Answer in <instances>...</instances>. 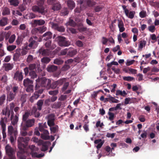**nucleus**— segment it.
Instances as JSON below:
<instances>
[{"mask_svg":"<svg viewBox=\"0 0 159 159\" xmlns=\"http://www.w3.org/2000/svg\"><path fill=\"white\" fill-rule=\"evenodd\" d=\"M30 140L29 137H19L18 139V147L20 151L17 152V155L19 159H26V157L24 155V148L26 147L28 142Z\"/></svg>","mask_w":159,"mask_h":159,"instance_id":"1","label":"nucleus"},{"mask_svg":"<svg viewBox=\"0 0 159 159\" xmlns=\"http://www.w3.org/2000/svg\"><path fill=\"white\" fill-rule=\"evenodd\" d=\"M30 116V112L29 111L25 112L23 115L21 125L23 127L24 129H28L29 128L34 125L35 121V119H28Z\"/></svg>","mask_w":159,"mask_h":159,"instance_id":"2","label":"nucleus"},{"mask_svg":"<svg viewBox=\"0 0 159 159\" xmlns=\"http://www.w3.org/2000/svg\"><path fill=\"white\" fill-rule=\"evenodd\" d=\"M51 81L45 77L38 78L36 80V84L35 89V90L38 89L40 87H45L47 89L50 88Z\"/></svg>","mask_w":159,"mask_h":159,"instance_id":"3","label":"nucleus"},{"mask_svg":"<svg viewBox=\"0 0 159 159\" xmlns=\"http://www.w3.org/2000/svg\"><path fill=\"white\" fill-rule=\"evenodd\" d=\"M45 0H39L37 2V5H34L32 7V10L34 12H38L42 15H45L47 12V10L44 5Z\"/></svg>","mask_w":159,"mask_h":159,"instance_id":"4","label":"nucleus"},{"mask_svg":"<svg viewBox=\"0 0 159 159\" xmlns=\"http://www.w3.org/2000/svg\"><path fill=\"white\" fill-rule=\"evenodd\" d=\"M38 37L36 36L31 37L29 40V44L25 46L24 49L28 50L31 49H35L38 46Z\"/></svg>","mask_w":159,"mask_h":159,"instance_id":"5","label":"nucleus"},{"mask_svg":"<svg viewBox=\"0 0 159 159\" xmlns=\"http://www.w3.org/2000/svg\"><path fill=\"white\" fill-rule=\"evenodd\" d=\"M56 39L58 41L59 45L61 47H67L70 45V43L63 36H58Z\"/></svg>","mask_w":159,"mask_h":159,"instance_id":"6","label":"nucleus"},{"mask_svg":"<svg viewBox=\"0 0 159 159\" xmlns=\"http://www.w3.org/2000/svg\"><path fill=\"white\" fill-rule=\"evenodd\" d=\"M17 131L13 127L11 126H9L8 127L7 136L9 137L10 141L11 143H13L14 141V138L13 135L15 136L17 134Z\"/></svg>","mask_w":159,"mask_h":159,"instance_id":"7","label":"nucleus"},{"mask_svg":"<svg viewBox=\"0 0 159 159\" xmlns=\"http://www.w3.org/2000/svg\"><path fill=\"white\" fill-rule=\"evenodd\" d=\"M8 118L6 116L4 117H2L1 120L0 121V125H1V128L2 129V134L3 135V138L5 139L7 136L6 133V123L8 121Z\"/></svg>","mask_w":159,"mask_h":159,"instance_id":"8","label":"nucleus"},{"mask_svg":"<svg viewBox=\"0 0 159 159\" xmlns=\"http://www.w3.org/2000/svg\"><path fill=\"white\" fill-rule=\"evenodd\" d=\"M30 148L31 151L30 154L32 157L40 158L43 157L44 155V154H38L37 152H35L38 151L39 148L36 147L34 145H32L30 146Z\"/></svg>","mask_w":159,"mask_h":159,"instance_id":"9","label":"nucleus"},{"mask_svg":"<svg viewBox=\"0 0 159 159\" xmlns=\"http://www.w3.org/2000/svg\"><path fill=\"white\" fill-rule=\"evenodd\" d=\"M5 150L7 154L11 159L14 158L15 151L11 146L7 145L5 147Z\"/></svg>","mask_w":159,"mask_h":159,"instance_id":"10","label":"nucleus"},{"mask_svg":"<svg viewBox=\"0 0 159 159\" xmlns=\"http://www.w3.org/2000/svg\"><path fill=\"white\" fill-rule=\"evenodd\" d=\"M55 117L54 114H49L48 116L47 123L48 125L50 127L55 125Z\"/></svg>","mask_w":159,"mask_h":159,"instance_id":"11","label":"nucleus"},{"mask_svg":"<svg viewBox=\"0 0 159 159\" xmlns=\"http://www.w3.org/2000/svg\"><path fill=\"white\" fill-rule=\"evenodd\" d=\"M6 90L7 91V100L10 102L14 99L16 96V94L12 92L9 90V88L7 87Z\"/></svg>","mask_w":159,"mask_h":159,"instance_id":"12","label":"nucleus"},{"mask_svg":"<svg viewBox=\"0 0 159 159\" xmlns=\"http://www.w3.org/2000/svg\"><path fill=\"white\" fill-rule=\"evenodd\" d=\"M23 78L22 73L19 72V71H16L14 74L13 79L18 81H21Z\"/></svg>","mask_w":159,"mask_h":159,"instance_id":"13","label":"nucleus"},{"mask_svg":"<svg viewBox=\"0 0 159 159\" xmlns=\"http://www.w3.org/2000/svg\"><path fill=\"white\" fill-rule=\"evenodd\" d=\"M52 28L59 32H64L65 31V28L63 26H59L57 23H52L51 24Z\"/></svg>","mask_w":159,"mask_h":159,"instance_id":"14","label":"nucleus"},{"mask_svg":"<svg viewBox=\"0 0 159 159\" xmlns=\"http://www.w3.org/2000/svg\"><path fill=\"white\" fill-rule=\"evenodd\" d=\"M40 54L43 56H49L50 54V51L48 49H45L43 48H41L39 50Z\"/></svg>","mask_w":159,"mask_h":159,"instance_id":"15","label":"nucleus"},{"mask_svg":"<svg viewBox=\"0 0 159 159\" xmlns=\"http://www.w3.org/2000/svg\"><path fill=\"white\" fill-rule=\"evenodd\" d=\"M11 111L9 110V108L7 107L3 109L1 114L2 115H5L7 118L9 117L11 115Z\"/></svg>","mask_w":159,"mask_h":159,"instance_id":"16","label":"nucleus"},{"mask_svg":"<svg viewBox=\"0 0 159 159\" xmlns=\"http://www.w3.org/2000/svg\"><path fill=\"white\" fill-rule=\"evenodd\" d=\"M45 23V21L42 19L34 20L33 21V24L35 26L37 25H42Z\"/></svg>","mask_w":159,"mask_h":159,"instance_id":"17","label":"nucleus"},{"mask_svg":"<svg viewBox=\"0 0 159 159\" xmlns=\"http://www.w3.org/2000/svg\"><path fill=\"white\" fill-rule=\"evenodd\" d=\"M61 8L60 3L57 1L52 5V9L54 11H57L61 9Z\"/></svg>","mask_w":159,"mask_h":159,"instance_id":"18","label":"nucleus"},{"mask_svg":"<svg viewBox=\"0 0 159 159\" xmlns=\"http://www.w3.org/2000/svg\"><path fill=\"white\" fill-rule=\"evenodd\" d=\"M52 34L50 31H48L45 33L42 36L43 40L45 41H47L48 40L51 39L52 37Z\"/></svg>","mask_w":159,"mask_h":159,"instance_id":"19","label":"nucleus"},{"mask_svg":"<svg viewBox=\"0 0 159 159\" xmlns=\"http://www.w3.org/2000/svg\"><path fill=\"white\" fill-rule=\"evenodd\" d=\"M42 132L43 133L41 134V137L42 139L45 140L50 139V136L48 135L49 133L48 130L45 129Z\"/></svg>","mask_w":159,"mask_h":159,"instance_id":"20","label":"nucleus"},{"mask_svg":"<svg viewBox=\"0 0 159 159\" xmlns=\"http://www.w3.org/2000/svg\"><path fill=\"white\" fill-rule=\"evenodd\" d=\"M118 25L119 29V31L120 32H123L125 30V28L124 27L123 22L122 20H118Z\"/></svg>","mask_w":159,"mask_h":159,"instance_id":"21","label":"nucleus"},{"mask_svg":"<svg viewBox=\"0 0 159 159\" xmlns=\"http://www.w3.org/2000/svg\"><path fill=\"white\" fill-rule=\"evenodd\" d=\"M77 51L76 50L72 48H68L67 55L70 57H72L76 54Z\"/></svg>","mask_w":159,"mask_h":159,"instance_id":"22","label":"nucleus"},{"mask_svg":"<svg viewBox=\"0 0 159 159\" xmlns=\"http://www.w3.org/2000/svg\"><path fill=\"white\" fill-rule=\"evenodd\" d=\"M3 66L5 70L8 71L9 70H12L13 67V66L12 64L8 63L3 64Z\"/></svg>","mask_w":159,"mask_h":159,"instance_id":"23","label":"nucleus"},{"mask_svg":"<svg viewBox=\"0 0 159 159\" xmlns=\"http://www.w3.org/2000/svg\"><path fill=\"white\" fill-rule=\"evenodd\" d=\"M94 143L95 144H98L96 146V148L98 149H99L101 148L102 146L104 143L103 141H102L101 139H96L94 141Z\"/></svg>","mask_w":159,"mask_h":159,"instance_id":"24","label":"nucleus"},{"mask_svg":"<svg viewBox=\"0 0 159 159\" xmlns=\"http://www.w3.org/2000/svg\"><path fill=\"white\" fill-rule=\"evenodd\" d=\"M67 4L69 8L71 10L73 9L75 7V3L73 0H68Z\"/></svg>","mask_w":159,"mask_h":159,"instance_id":"25","label":"nucleus"},{"mask_svg":"<svg viewBox=\"0 0 159 159\" xmlns=\"http://www.w3.org/2000/svg\"><path fill=\"white\" fill-rule=\"evenodd\" d=\"M47 69L49 72H53L57 70V66L54 65H49L48 66Z\"/></svg>","mask_w":159,"mask_h":159,"instance_id":"26","label":"nucleus"},{"mask_svg":"<svg viewBox=\"0 0 159 159\" xmlns=\"http://www.w3.org/2000/svg\"><path fill=\"white\" fill-rule=\"evenodd\" d=\"M79 3L80 5V8L81 10H83L87 8V5L86 3V0L84 1L83 0H80Z\"/></svg>","mask_w":159,"mask_h":159,"instance_id":"27","label":"nucleus"},{"mask_svg":"<svg viewBox=\"0 0 159 159\" xmlns=\"http://www.w3.org/2000/svg\"><path fill=\"white\" fill-rule=\"evenodd\" d=\"M33 81L30 80L29 78H26L24 80L23 84L25 87H26L33 84Z\"/></svg>","mask_w":159,"mask_h":159,"instance_id":"28","label":"nucleus"},{"mask_svg":"<svg viewBox=\"0 0 159 159\" xmlns=\"http://www.w3.org/2000/svg\"><path fill=\"white\" fill-rule=\"evenodd\" d=\"M43 104V100H39L37 102V108L39 111H41L42 109V107Z\"/></svg>","mask_w":159,"mask_h":159,"instance_id":"29","label":"nucleus"},{"mask_svg":"<svg viewBox=\"0 0 159 159\" xmlns=\"http://www.w3.org/2000/svg\"><path fill=\"white\" fill-rule=\"evenodd\" d=\"M10 14V10L7 7H4L2 11V14L3 16L9 15Z\"/></svg>","mask_w":159,"mask_h":159,"instance_id":"30","label":"nucleus"},{"mask_svg":"<svg viewBox=\"0 0 159 159\" xmlns=\"http://www.w3.org/2000/svg\"><path fill=\"white\" fill-rule=\"evenodd\" d=\"M20 55L21 53L19 51H18L17 50V49L16 52L13 55V60L14 61H17L19 59Z\"/></svg>","mask_w":159,"mask_h":159,"instance_id":"31","label":"nucleus"},{"mask_svg":"<svg viewBox=\"0 0 159 159\" xmlns=\"http://www.w3.org/2000/svg\"><path fill=\"white\" fill-rule=\"evenodd\" d=\"M8 19L7 17H3L0 20V26H3L8 24Z\"/></svg>","mask_w":159,"mask_h":159,"instance_id":"32","label":"nucleus"},{"mask_svg":"<svg viewBox=\"0 0 159 159\" xmlns=\"http://www.w3.org/2000/svg\"><path fill=\"white\" fill-rule=\"evenodd\" d=\"M86 1L87 6L89 7H93L96 4V2L93 0H86Z\"/></svg>","mask_w":159,"mask_h":159,"instance_id":"33","label":"nucleus"},{"mask_svg":"<svg viewBox=\"0 0 159 159\" xmlns=\"http://www.w3.org/2000/svg\"><path fill=\"white\" fill-rule=\"evenodd\" d=\"M8 1L11 5L13 6L14 7H16L19 4L18 0H8Z\"/></svg>","mask_w":159,"mask_h":159,"instance_id":"34","label":"nucleus"},{"mask_svg":"<svg viewBox=\"0 0 159 159\" xmlns=\"http://www.w3.org/2000/svg\"><path fill=\"white\" fill-rule=\"evenodd\" d=\"M107 97H109V102L110 103H117L119 102L118 100L115 99L114 97L111 96L110 94L108 95Z\"/></svg>","mask_w":159,"mask_h":159,"instance_id":"35","label":"nucleus"},{"mask_svg":"<svg viewBox=\"0 0 159 159\" xmlns=\"http://www.w3.org/2000/svg\"><path fill=\"white\" fill-rule=\"evenodd\" d=\"M69 11L67 8H64L61 11L60 15L61 16H65L69 14Z\"/></svg>","mask_w":159,"mask_h":159,"instance_id":"36","label":"nucleus"},{"mask_svg":"<svg viewBox=\"0 0 159 159\" xmlns=\"http://www.w3.org/2000/svg\"><path fill=\"white\" fill-rule=\"evenodd\" d=\"M127 94V93L125 90L122 91L120 90H118L116 91V96L120 95L123 97H125Z\"/></svg>","mask_w":159,"mask_h":159,"instance_id":"37","label":"nucleus"},{"mask_svg":"<svg viewBox=\"0 0 159 159\" xmlns=\"http://www.w3.org/2000/svg\"><path fill=\"white\" fill-rule=\"evenodd\" d=\"M63 62L64 61L61 58H56L53 61L54 64L57 65H61Z\"/></svg>","mask_w":159,"mask_h":159,"instance_id":"38","label":"nucleus"},{"mask_svg":"<svg viewBox=\"0 0 159 159\" xmlns=\"http://www.w3.org/2000/svg\"><path fill=\"white\" fill-rule=\"evenodd\" d=\"M46 27L44 26L35 28L36 31L40 34L43 33L46 30Z\"/></svg>","mask_w":159,"mask_h":159,"instance_id":"39","label":"nucleus"},{"mask_svg":"<svg viewBox=\"0 0 159 159\" xmlns=\"http://www.w3.org/2000/svg\"><path fill=\"white\" fill-rule=\"evenodd\" d=\"M103 8V6L102 5H98L95 6L94 8V12H98L101 11Z\"/></svg>","mask_w":159,"mask_h":159,"instance_id":"40","label":"nucleus"},{"mask_svg":"<svg viewBox=\"0 0 159 159\" xmlns=\"http://www.w3.org/2000/svg\"><path fill=\"white\" fill-rule=\"evenodd\" d=\"M18 117L17 116L15 115L11 120L10 119L12 124L13 125H15L17 124L18 121Z\"/></svg>","mask_w":159,"mask_h":159,"instance_id":"41","label":"nucleus"},{"mask_svg":"<svg viewBox=\"0 0 159 159\" xmlns=\"http://www.w3.org/2000/svg\"><path fill=\"white\" fill-rule=\"evenodd\" d=\"M11 87L13 93L16 94L19 91V87L16 84H14L13 86H11Z\"/></svg>","mask_w":159,"mask_h":159,"instance_id":"42","label":"nucleus"},{"mask_svg":"<svg viewBox=\"0 0 159 159\" xmlns=\"http://www.w3.org/2000/svg\"><path fill=\"white\" fill-rule=\"evenodd\" d=\"M39 95L38 94H34L31 96L29 99V101L31 103L34 102V100H36L39 97Z\"/></svg>","mask_w":159,"mask_h":159,"instance_id":"43","label":"nucleus"},{"mask_svg":"<svg viewBox=\"0 0 159 159\" xmlns=\"http://www.w3.org/2000/svg\"><path fill=\"white\" fill-rule=\"evenodd\" d=\"M6 99V96L4 94L0 97V106L2 105L4 103Z\"/></svg>","mask_w":159,"mask_h":159,"instance_id":"44","label":"nucleus"},{"mask_svg":"<svg viewBox=\"0 0 159 159\" xmlns=\"http://www.w3.org/2000/svg\"><path fill=\"white\" fill-rule=\"evenodd\" d=\"M69 82H66V80H65V82L63 84V85L62 88H61V91L63 92L65 91L67 89L69 85Z\"/></svg>","mask_w":159,"mask_h":159,"instance_id":"45","label":"nucleus"},{"mask_svg":"<svg viewBox=\"0 0 159 159\" xmlns=\"http://www.w3.org/2000/svg\"><path fill=\"white\" fill-rule=\"evenodd\" d=\"M51 61V59L47 57H43L41 59V61L42 63L45 64H48Z\"/></svg>","mask_w":159,"mask_h":159,"instance_id":"46","label":"nucleus"},{"mask_svg":"<svg viewBox=\"0 0 159 159\" xmlns=\"http://www.w3.org/2000/svg\"><path fill=\"white\" fill-rule=\"evenodd\" d=\"M66 80V78H63L61 79L58 80L57 81V84L58 86H61L65 82V80Z\"/></svg>","mask_w":159,"mask_h":159,"instance_id":"47","label":"nucleus"},{"mask_svg":"<svg viewBox=\"0 0 159 159\" xmlns=\"http://www.w3.org/2000/svg\"><path fill=\"white\" fill-rule=\"evenodd\" d=\"M29 75L31 77L32 79H34L37 78V75L34 71H30L29 73Z\"/></svg>","mask_w":159,"mask_h":159,"instance_id":"48","label":"nucleus"},{"mask_svg":"<svg viewBox=\"0 0 159 159\" xmlns=\"http://www.w3.org/2000/svg\"><path fill=\"white\" fill-rule=\"evenodd\" d=\"M146 43V41L144 40H142L139 42V48L142 49L143 47H145Z\"/></svg>","mask_w":159,"mask_h":159,"instance_id":"49","label":"nucleus"},{"mask_svg":"<svg viewBox=\"0 0 159 159\" xmlns=\"http://www.w3.org/2000/svg\"><path fill=\"white\" fill-rule=\"evenodd\" d=\"M150 4L151 6L155 8H159V2H153V1H150Z\"/></svg>","mask_w":159,"mask_h":159,"instance_id":"50","label":"nucleus"},{"mask_svg":"<svg viewBox=\"0 0 159 159\" xmlns=\"http://www.w3.org/2000/svg\"><path fill=\"white\" fill-rule=\"evenodd\" d=\"M61 106V103L60 102H57L54 103L52 106L53 108L58 109L60 108Z\"/></svg>","mask_w":159,"mask_h":159,"instance_id":"51","label":"nucleus"},{"mask_svg":"<svg viewBox=\"0 0 159 159\" xmlns=\"http://www.w3.org/2000/svg\"><path fill=\"white\" fill-rule=\"evenodd\" d=\"M78 30L80 32H84L86 30L87 28L84 27L83 25H80L78 27Z\"/></svg>","mask_w":159,"mask_h":159,"instance_id":"52","label":"nucleus"},{"mask_svg":"<svg viewBox=\"0 0 159 159\" xmlns=\"http://www.w3.org/2000/svg\"><path fill=\"white\" fill-rule=\"evenodd\" d=\"M16 47V46L15 45H9L7 47V49L9 51H11L14 50Z\"/></svg>","mask_w":159,"mask_h":159,"instance_id":"53","label":"nucleus"},{"mask_svg":"<svg viewBox=\"0 0 159 159\" xmlns=\"http://www.w3.org/2000/svg\"><path fill=\"white\" fill-rule=\"evenodd\" d=\"M48 145L47 142L44 143L42 145L41 148V150L43 152H45L48 149Z\"/></svg>","mask_w":159,"mask_h":159,"instance_id":"54","label":"nucleus"},{"mask_svg":"<svg viewBox=\"0 0 159 159\" xmlns=\"http://www.w3.org/2000/svg\"><path fill=\"white\" fill-rule=\"evenodd\" d=\"M27 88L26 89V91L27 92H33V91L34 89V85L33 84L30 85L28 86H26Z\"/></svg>","mask_w":159,"mask_h":159,"instance_id":"55","label":"nucleus"},{"mask_svg":"<svg viewBox=\"0 0 159 159\" xmlns=\"http://www.w3.org/2000/svg\"><path fill=\"white\" fill-rule=\"evenodd\" d=\"M36 67V65L35 64H30L29 65L28 68L30 71H33Z\"/></svg>","mask_w":159,"mask_h":159,"instance_id":"56","label":"nucleus"},{"mask_svg":"<svg viewBox=\"0 0 159 159\" xmlns=\"http://www.w3.org/2000/svg\"><path fill=\"white\" fill-rule=\"evenodd\" d=\"M68 24L70 26L74 27L75 26L76 23L73 20L70 19Z\"/></svg>","mask_w":159,"mask_h":159,"instance_id":"57","label":"nucleus"},{"mask_svg":"<svg viewBox=\"0 0 159 159\" xmlns=\"http://www.w3.org/2000/svg\"><path fill=\"white\" fill-rule=\"evenodd\" d=\"M16 39V36L15 34L12 35L10 37L9 39V42L10 43H13L15 41Z\"/></svg>","mask_w":159,"mask_h":159,"instance_id":"58","label":"nucleus"},{"mask_svg":"<svg viewBox=\"0 0 159 159\" xmlns=\"http://www.w3.org/2000/svg\"><path fill=\"white\" fill-rule=\"evenodd\" d=\"M140 17L141 18L145 17L147 16V13L145 11L143 10L139 13Z\"/></svg>","mask_w":159,"mask_h":159,"instance_id":"59","label":"nucleus"},{"mask_svg":"<svg viewBox=\"0 0 159 159\" xmlns=\"http://www.w3.org/2000/svg\"><path fill=\"white\" fill-rule=\"evenodd\" d=\"M50 127L51 131L53 133H55L58 128V127L57 125H56L55 126H52Z\"/></svg>","mask_w":159,"mask_h":159,"instance_id":"60","label":"nucleus"},{"mask_svg":"<svg viewBox=\"0 0 159 159\" xmlns=\"http://www.w3.org/2000/svg\"><path fill=\"white\" fill-rule=\"evenodd\" d=\"M22 127V130L20 131V133L22 136H25L27 135L28 134L27 132H26V130L28 129H24L23 128V127Z\"/></svg>","mask_w":159,"mask_h":159,"instance_id":"61","label":"nucleus"},{"mask_svg":"<svg viewBox=\"0 0 159 159\" xmlns=\"http://www.w3.org/2000/svg\"><path fill=\"white\" fill-rule=\"evenodd\" d=\"M58 93V90L56 89L52 91H49V94L51 95H53V96L56 95Z\"/></svg>","mask_w":159,"mask_h":159,"instance_id":"62","label":"nucleus"},{"mask_svg":"<svg viewBox=\"0 0 159 159\" xmlns=\"http://www.w3.org/2000/svg\"><path fill=\"white\" fill-rule=\"evenodd\" d=\"M108 114L109 116V119L110 120H113L114 117V114L112 112H108Z\"/></svg>","mask_w":159,"mask_h":159,"instance_id":"63","label":"nucleus"},{"mask_svg":"<svg viewBox=\"0 0 159 159\" xmlns=\"http://www.w3.org/2000/svg\"><path fill=\"white\" fill-rule=\"evenodd\" d=\"M135 14V12L134 11H130L129 13L128 16H127L130 19H133Z\"/></svg>","mask_w":159,"mask_h":159,"instance_id":"64","label":"nucleus"}]
</instances>
